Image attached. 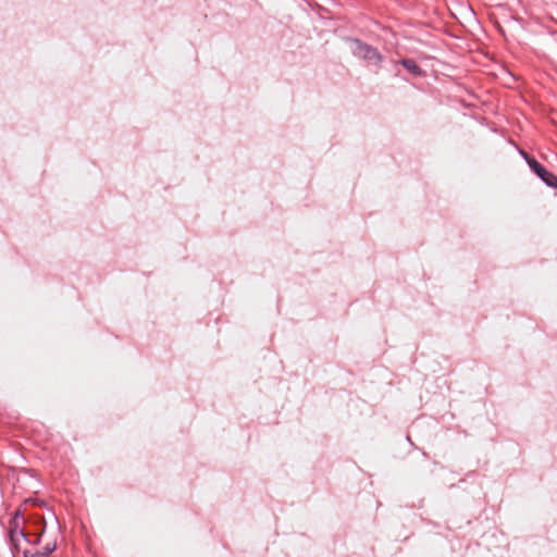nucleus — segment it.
<instances>
[{
    "instance_id": "obj_2",
    "label": "nucleus",
    "mask_w": 557,
    "mask_h": 557,
    "mask_svg": "<svg viewBox=\"0 0 557 557\" xmlns=\"http://www.w3.org/2000/svg\"><path fill=\"white\" fill-rule=\"evenodd\" d=\"M524 158L529 164V166L548 185L552 187L557 186V177L548 172L543 165H541L536 160L533 158L528 157L524 154Z\"/></svg>"
},
{
    "instance_id": "obj_1",
    "label": "nucleus",
    "mask_w": 557,
    "mask_h": 557,
    "mask_svg": "<svg viewBox=\"0 0 557 557\" xmlns=\"http://www.w3.org/2000/svg\"><path fill=\"white\" fill-rule=\"evenodd\" d=\"M17 519L18 515L16 513L14 517L15 527L10 530V539L13 546L16 549H20L21 540L33 544H38L45 533V525H40L38 531L34 533H25L23 530H17Z\"/></svg>"
},
{
    "instance_id": "obj_6",
    "label": "nucleus",
    "mask_w": 557,
    "mask_h": 557,
    "mask_svg": "<svg viewBox=\"0 0 557 557\" xmlns=\"http://www.w3.org/2000/svg\"><path fill=\"white\" fill-rule=\"evenodd\" d=\"M364 59L369 62L377 63L381 60V57L375 49L371 48V52H368Z\"/></svg>"
},
{
    "instance_id": "obj_3",
    "label": "nucleus",
    "mask_w": 557,
    "mask_h": 557,
    "mask_svg": "<svg viewBox=\"0 0 557 557\" xmlns=\"http://www.w3.org/2000/svg\"><path fill=\"white\" fill-rule=\"evenodd\" d=\"M55 549V543H47L42 549H24V557H48Z\"/></svg>"
},
{
    "instance_id": "obj_4",
    "label": "nucleus",
    "mask_w": 557,
    "mask_h": 557,
    "mask_svg": "<svg viewBox=\"0 0 557 557\" xmlns=\"http://www.w3.org/2000/svg\"><path fill=\"white\" fill-rule=\"evenodd\" d=\"M351 49L356 55L363 58V59L368 52H371V47L366 44H362L359 40H354L351 42Z\"/></svg>"
},
{
    "instance_id": "obj_5",
    "label": "nucleus",
    "mask_w": 557,
    "mask_h": 557,
    "mask_svg": "<svg viewBox=\"0 0 557 557\" xmlns=\"http://www.w3.org/2000/svg\"><path fill=\"white\" fill-rule=\"evenodd\" d=\"M401 64L404 65L405 69H407L413 75L421 74L420 67L417 65V63L413 60L405 59L401 61Z\"/></svg>"
}]
</instances>
